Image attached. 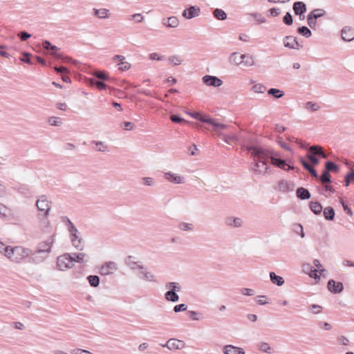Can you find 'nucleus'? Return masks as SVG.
<instances>
[{
  "instance_id": "obj_24",
  "label": "nucleus",
  "mask_w": 354,
  "mask_h": 354,
  "mask_svg": "<svg viewBox=\"0 0 354 354\" xmlns=\"http://www.w3.org/2000/svg\"><path fill=\"white\" fill-rule=\"evenodd\" d=\"M297 197L301 200L309 199L311 196L310 192L303 187H300L296 190Z\"/></svg>"
},
{
  "instance_id": "obj_31",
  "label": "nucleus",
  "mask_w": 354,
  "mask_h": 354,
  "mask_svg": "<svg viewBox=\"0 0 354 354\" xmlns=\"http://www.w3.org/2000/svg\"><path fill=\"white\" fill-rule=\"evenodd\" d=\"M310 210L316 215L320 214L323 210L322 205L319 202H310L309 204Z\"/></svg>"
},
{
  "instance_id": "obj_28",
  "label": "nucleus",
  "mask_w": 354,
  "mask_h": 354,
  "mask_svg": "<svg viewBox=\"0 0 354 354\" xmlns=\"http://www.w3.org/2000/svg\"><path fill=\"white\" fill-rule=\"evenodd\" d=\"M324 216L327 221H333L334 219L335 213L334 209L330 207H326L323 210Z\"/></svg>"
},
{
  "instance_id": "obj_16",
  "label": "nucleus",
  "mask_w": 354,
  "mask_h": 354,
  "mask_svg": "<svg viewBox=\"0 0 354 354\" xmlns=\"http://www.w3.org/2000/svg\"><path fill=\"white\" fill-rule=\"evenodd\" d=\"M292 9L295 15H299V18L307 10L306 5L303 1H295L293 3Z\"/></svg>"
},
{
  "instance_id": "obj_15",
  "label": "nucleus",
  "mask_w": 354,
  "mask_h": 354,
  "mask_svg": "<svg viewBox=\"0 0 354 354\" xmlns=\"http://www.w3.org/2000/svg\"><path fill=\"white\" fill-rule=\"evenodd\" d=\"M165 177L166 180L173 183L183 184L185 183V178L183 176H178L171 171L165 173Z\"/></svg>"
},
{
  "instance_id": "obj_36",
  "label": "nucleus",
  "mask_w": 354,
  "mask_h": 354,
  "mask_svg": "<svg viewBox=\"0 0 354 354\" xmlns=\"http://www.w3.org/2000/svg\"><path fill=\"white\" fill-rule=\"evenodd\" d=\"M213 15L216 19L220 21H223L227 19V14L223 10L220 8H216L213 11Z\"/></svg>"
},
{
  "instance_id": "obj_2",
  "label": "nucleus",
  "mask_w": 354,
  "mask_h": 354,
  "mask_svg": "<svg viewBox=\"0 0 354 354\" xmlns=\"http://www.w3.org/2000/svg\"><path fill=\"white\" fill-rule=\"evenodd\" d=\"M279 154L274 151L269 150L268 158L270 160L272 165L285 171L294 170L295 167L287 163L286 160L279 157Z\"/></svg>"
},
{
  "instance_id": "obj_21",
  "label": "nucleus",
  "mask_w": 354,
  "mask_h": 354,
  "mask_svg": "<svg viewBox=\"0 0 354 354\" xmlns=\"http://www.w3.org/2000/svg\"><path fill=\"white\" fill-rule=\"evenodd\" d=\"M223 353L225 354H245L243 348L230 344L223 347Z\"/></svg>"
},
{
  "instance_id": "obj_56",
  "label": "nucleus",
  "mask_w": 354,
  "mask_h": 354,
  "mask_svg": "<svg viewBox=\"0 0 354 354\" xmlns=\"http://www.w3.org/2000/svg\"><path fill=\"white\" fill-rule=\"evenodd\" d=\"M293 231L299 234L301 238L305 236V233L304 232L303 226L299 223L294 224L293 225Z\"/></svg>"
},
{
  "instance_id": "obj_22",
  "label": "nucleus",
  "mask_w": 354,
  "mask_h": 354,
  "mask_svg": "<svg viewBox=\"0 0 354 354\" xmlns=\"http://www.w3.org/2000/svg\"><path fill=\"white\" fill-rule=\"evenodd\" d=\"M207 124L212 125L213 127V131H214L218 135L219 134V133H221L219 131L220 129H225L227 128L226 124L219 123L211 117H209V118H208V121H207Z\"/></svg>"
},
{
  "instance_id": "obj_57",
  "label": "nucleus",
  "mask_w": 354,
  "mask_h": 354,
  "mask_svg": "<svg viewBox=\"0 0 354 354\" xmlns=\"http://www.w3.org/2000/svg\"><path fill=\"white\" fill-rule=\"evenodd\" d=\"M283 22L287 26H291L293 24L292 16L289 12H287L283 17Z\"/></svg>"
},
{
  "instance_id": "obj_25",
  "label": "nucleus",
  "mask_w": 354,
  "mask_h": 354,
  "mask_svg": "<svg viewBox=\"0 0 354 354\" xmlns=\"http://www.w3.org/2000/svg\"><path fill=\"white\" fill-rule=\"evenodd\" d=\"M72 255L73 263H86L88 261L89 257L85 253H73Z\"/></svg>"
},
{
  "instance_id": "obj_19",
  "label": "nucleus",
  "mask_w": 354,
  "mask_h": 354,
  "mask_svg": "<svg viewBox=\"0 0 354 354\" xmlns=\"http://www.w3.org/2000/svg\"><path fill=\"white\" fill-rule=\"evenodd\" d=\"M279 189L283 192H288L293 191L295 185L293 183L288 182L285 180H281L278 184Z\"/></svg>"
},
{
  "instance_id": "obj_48",
  "label": "nucleus",
  "mask_w": 354,
  "mask_h": 354,
  "mask_svg": "<svg viewBox=\"0 0 354 354\" xmlns=\"http://www.w3.org/2000/svg\"><path fill=\"white\" fill-rule=\"evenodd\" d=\"M178 228L181 231L188 232L194 230V225L185 222H180L178 225Z\"/></svg>"
},
{
  "instance_id": "obj_53",
  "label": "nucleus",
  "mask_w": 354,
  "mask_h": 354,
  "mask_svg": "<svg viewBox=\"0 0 354 354\" xmlns=\"http://www.w3.org/2000/svg\"><path fill=\"white\" fill-rule=\"evenodd\" d=\"M250 15L252 17L258 24H263L266 21V18L263 16L262 14L259 12H252L250 13Z\"/></svg>"
},
{
  "instance_id": "obj_11",
  "label": "nucleus",
  "mask_w": 354,
  "mask_h": 354,
  "mask_svg": "<svg viewBox=\"0 0 354 354\" xmlns=\"http://www.w3.org/2000/svg\"><path fill=\"white\" fill-rule=\"evenodd\" d=\"M202 80L203 83L209 86L219 87L223 84V81L214 75H206Z\"/></svg>"
},
{
  "instance_id": "obj_58",
  "label": "nucleus",
  "mask_w": 354,
  "mask_h": 354,
  "mask_svg": "<svg viewBox=\"0 0 354 354\" xmlns=\"http://www.w3.org/2000/svg\"><path fill=\"white\" fill-rule=\"evenodd\" d=\"M252 90L255 93H263L266 91V87L261 84H256L252 86Z\"/></svg>"
},
{
  "instance_id": "obj_33",
  "label": "nucleus",
  "mask_w": 354,
  "mask_h": 354,
  "mask_svg": "<svg viewBox=\"0 0 354 354\" xmlns=\"http://www.w3.org/2000/svg\"><path fill=\"white\" fill-rule=\"evenodd\" d=\"M328 172L337 173L339 171V166L333 161H326L325 162V169Z\"/></svg>"
},
{
  "instance_id": "obj_34",
  "label": "nucleus",
  "mask_w": 354,
  "mask_h": 354,
  "mask_svg": "<svg viewBox=\"0 0 354 354\" xmlns=\"http://www.w3.org/2000/svg\"><path fill=\"white\" fill-rule=\"evenodd\" d=\"M230 61L235 65H240L243 62V55H240L238 53H233L230 55Z\"/></svg>"
},
{
  "instance_id": "obj_43",
  "label": "nucleus",
  "mask_w": 354,
  "mask_h": 354,
  "mask_svg": "<svg viewBox=\"0 0 354 354\" xmlns=\"http://www.w3.org/2000/svg\"><path fill=\"white\" fill-rule=\"evenodd\" d=\"M138 276L139 277L143 279L145 281H156L155 276L150 272H140Z\"/></svg>"
},
{
  "instance_id": "obj_9",
  "label": "nucleus",
  "mask_w": 354,
  "mask_h": 354,
  "mask_svg": "<svg viewBox=\"0 0 354 354\" xmlns=\"http://www.w3.org/2000/svg\"><path fill=\"white\" fill-rule=\"evenodd\" d=\"M283 43L285 47L291 48V49H299L302 47V45H301L297 39V37L293 36H286L283 39Z\"/></svg>"
},
{
  "instance_id": "obj_13",
  "label": "nucleus",
  "mask_w": 354,
  "mask_h": 354,
  "mask_svg": "<svg viewBox=\"0 0 354 354\" xmlns=\"http://www.w3.org/2000/svg\"><path fill=\"white\" fill-rule=\"evenodd\" d=\"M185 346V344L183 341L174 338L169 339L165 344L162 345L163 347H167L169 350L182 349Z\"/></svg>"
},
{
  "instance_id": "obj_18",
  "label": "nucleus",
  "mask_w": 354,
  "mask_h": 354,
  "mask_svg": "<svg viewBox=\"0 0 354 354\" xmlns=\"http://www.w3.org/2000/svg\"><path fill=\"white\" fill-rule=\"evenodd\" d=\"M342 38L345 41H351L354 39V29L349 26H345L342 28Z\"/></svg>"
},
{
  "instance_id": "obj_54",
  "label": "nucleus",
  "mask_w": 354,
  "mask_h": 354,
  "mask_svg": "<svg viewBox=\"0 0 354 354\" xmlns=\"http://www.w3.org/2000/svg\"><path fill=\"white\" fill-rule=\"evenodd\" d=\"M259 349L263 352L271 353L272 348L266 342H261L259 344Z\"/></svg>"
},
{
  "instance_id": "obj_49",
  "label": "nucleus",
  "mask_w": 354,
  "mask_h": 354,
  "mask_svg": "<svg viewBox=\"0 0 354 354\" xmlns=\"http://www.w3.org/2000/svg\"><path fill=\"white\" fill-rule=\"evenodd\" d=\"M179 21L176 17L172 16L167 19V27L176 28L178 26Z\"/></svg>"
},
{
  "instance_id": "obj_23",
  "label": "nucleus",
  "mask_w": 354,
  "mask_h": 354,
  "mask_svg": "<svg viewBox=\"0 0 354 354\" xmlns=\"http://www.w3.org/2000/svg\"><path fill=\"white\" fill-rule=\"evenodd\" d=\"M12 217V212L11 209L0 203V218L5 220H9Z\"/></svg>"
},
{
  "instance_id": "obj_35",
  "label": "nucleus",
  "mask_w": 354,
  "mask_h": 354,
  "mask_svg": "<svg viewBox=\"0 0 354 354\" xmlns=\"http://www.w3.org/2000/svg\"><path fill=\"white\" fill-rule=\"evenodd\" d=\"M93 76L101 81H110L111 80V78L109 76V75L106 72L102 71H94Z\"/></svg>"
},
{
  "instance_id": "obj_51",
  "label": "nucleus",
  "mask_w": 354,
  "mask_h": 354,
  "mask_svg": "<svg viewBox=\"0 0 354 354\" xmlns=\"http://www.w3.org/2000/svg\"><path fill=\"white\" fill-rule=\"evenodd\" d=\"M187 313L189 314V317L192 320L199 321V320H201V319H202L203 318V314L201 313H200V312H198V311L189 310L187 312Z\"/></svg>"
},
{
  "instance_id": "obj_45",
  "label": "nucleus",
  "mask_w": 354,
  "mask_h": 354,
  "mask_svg": "<svg viewBox=\"0 0 354 354\" xmlns=\"http://www.w3.org/2000/svg\"><path fill=\"white\" fill-rule=\"evenodd\" d=\"M326 14V11L321 8L314 9L312 12H310L308 15L313 17L315 19L324 16Z\"/></svg>"
},
{
  "instance_id": "obj_62",
  "label": "nucleus",
  "mask_w": 354,
  "mask_h": 354,
  "mask_svg": "<svg viewBox=\"0 0 354 354\" xmlns=\"http://www.w3.org/2000/svg\"><path fill=\"white\" fill-rule=\"evenodd\" d=\"M48 123L52 126H60L62 120L59 118L50 117L48 118Z\"/></svg>"
},
{
  "instance_id": "obj_1",
  "label": "nucleus",
  "mask_w": 354,
  "mask_h": 354,
  "mask_svg": "<svg viewBox=\"0 0 354 354\" xmlns=\"http://www.w3.org/2000/svg\"><path fill=\"white\" fill-rule=\"evenodd\" d=\"M245 149L253 156L252 169L255 174L264 175L270 173V167L268 165L269 150L257 146H248Z\"/></svg>"
},
{
  "instance_id": "obj_37",
  "label": "nucleus",
  "mask_w": 354,
  "mask_h": 354,
  "mask_svg": "<svg viewBox=\"0 0 354 354\" xmlns=\"http://www.w3.org/2000/svg\"><path fill=\"white\" fill-rule=\"evenodd\" d=\"M268 93L270 95L273 96L276 99L281 98L284 96L285 93L283 91L275 88H271L268 91Z\"/></svg>"
},
{
  "instance_id": "obj_61",
  "label": "nucleus",
  "mask_w": 354,
  "mask_h": 354,
  "mask_svg": "<svg viewBox=\"0 0 354 354\" xmlns=\"http://www.w3.org/2000/svg\"><path fill=\"white\" fill-rule=\"evenodd\" d=\"M306 108L310 109L312 111H316L320 109V106L315 102H308L306 103Z\"/></svg>"
},
{
  "instance_id": "obj_5",
  "label": "nucleus",
  "mask_w": 354,
  "mask_h": 354,
  "mask_svg": "<svg viewBox=\"0 0 354 354\" xmlns=\"http://www.w3.org/2000/svg\"><path fill=\"white\" fill-rule=\"evenodd\" d=\"M68 231L70 233L71 241L73 245L79 250H83V246L81 245L82 239L79 236V232L73 223H70V227H68Z\"/></svg>"
},
{
  "instance_id": "obj_17",
  "label": "nucleus",
  "mask_w": 354,
  "mask_h": 354,
  "mask_svg": "<svg viewBox=\"0 0 354 354\" xmlns=\"http://www.w3.org/2000/svg\"><path fill=\"white\" fill-rule=\"evenodd\" d=\"M243 223V220L239 217L228 216L225 219V224L229 227H241Z\"/></svg>"
},
{
  "instance_id": "obj_29",
  "label": "nucleus",
  "mask_w": 354,
  "mask_h": 354,
  "mask_svg": "<svg viewBox=\"0 0 354 354\" xmlns=\"http://www.w3.org/2000/svg\"><path fill=\"white\" fill-rule=\"evenodd\" d=\"M109 10L106 8L93 9V15L100 19L109 18Z\"/></svg>"
},
{
  "instance_id": "obj_52",
  "label": "nucleus",
  "mask_w": 354,
  "mask_h": 354,
  "mask_svg": "<svg viewBox=\"0 0 354 354\" xmlns=\"http://www.w3.org/2000/svg\"><path fill=\"white\" fill-rule=\"evenodd\" d=\"M18 192L23 194L24 195H25L27 197L30 196L32 195V194H33V192H32L30 190V188L26 185L20 186L18 188Z\"/></svg>"
},
{
  "instance_id": "obj_46",
  "label": "nucleus",
  "mask_w": 354,
  "mask_h": 354,
  "mask_svg": "<svg viewBox=\"0 0 354 354\" xmlns=\"http://www.w3.org/2000/svg\"><path fill=\"white\" fill-rule=\"evenodd\" d=\"M218 136H220L227 144H231L233 142L237 141V137L234 134L228 136L219 133Z\"/></svg>"
},
{
  "instance_id": "obj_4",
  "label": "nucleus",
  "mask_w": 354,
  "mask_h": 354,
  "mask_svg": "<svg viewBox=\"0 0 354 354\" xmlns=\"http://www.w3.org/2000/svg\"><path fill=\"white\" fill-rule=\"evenodd\" d=\"M9 251L10 252V257H8V259L15 262H19L30 254L29 249H26L21 246L12 247L11 249H9Z\"/></svg>"
},
{
  "instance_id": "obj_59",
  "label": "nucleus",
  "mask_w": 354,
  "mask_h": 354,
  "mask_svg": "<svg viewBox=\"0 0 354 354\" xmlns=\"http://www.w3.org/2000/svg\"><path fill=\"white\" fill-rule=\"evenodd\" d=\"M308 308L315 315L319 314L322 310V307L317 304H311Z\"/></svg>"
},
{
  "instance_id": "obj_6",
  "label": "nucleus",
  "mask_w": 354,
  "mask_h": 354,
  "mask_svg": "<svg viewBox=\"0 0 354 354\" xmlns=\"http://www.w3.org/2000/svg\"><path fill=\"white\" fill-rule=\"evenodd\" d=\"M73 266L72 255L68 253L60 255L57 259V266L59 270H66Z\"/></svg>"
},
{
  "instance_id": "obj_10",
  "label": "nucleus",
  "mask_w": 354,
  "mask_h": 354,
  "mask_svg": "<svg viewBox=\"0 0 354 354\" xmlns=\"http://www.w3.org/2000/svg\"><path fill=\"white\" fill-rule=\"evenodd\" d=\"M328 290L333 294H338L344 290V285L342 282L334 279H329L327 283Z\"/></svg>"
},
{
  "instance_id": "obj_44",
  "label": "nucleus",
  "mask_w": 354,
  "mask_h": 354,
  "mask_svg": "<svg viewBox=\"0 0 354 354\" xmlns=\"http://www.w3.org/2000/svg\"><path fill=\"white\" fill-rule=\"evenodd\" d=\"M297 32L306 38H309L312 35L311 30L307 26H301L297 28Z\"/></svg>"
},
{
  "instance_id": "obj_64",
  "label": "nucleus",
  "mask_w": 354,
  "mask_h": 354,
  "mask_svg": "<svg viewBox=\"0 0 354 354\" xmlns=\"http://www.w3.org/2000/svg\"><path fill=\"white\" fill-rule=\"evenodd\" d=\"M308 25L312 28L315 29L317 26V19L311 17L309 15L307 16Z\"/></svg>"
},
{
  "instance_id": "obj_7",
  "label": "nucleus",
  "mask_w": 354,
  "mask_h": 354,
  "mask_svg": "<svg viewBox=\"0 0 354 354\" xmlns=\"http://www.w3.org/2000/svg\"><path fill=\"white\" fill-rule=\"evenodd\" d=\"M50 203L51 202L48 201L46 195H41L36 201V206L40 212L47 216L50 210Z\"/></svg>"
},
{
  "instance_id": "obj_32",
  "label": "nucleus",
  "mask_w": 354,
  "mask_h": 354,
  "mask_svg": "<svg viewBox=\"0 0 354 354\" xmlns=\"http://www.w3.org/2000/svg\"><path fill=\"white\" fill-rule=\"evenodd\" d=\"M165 298L168 301L177 302L179 300V296L177 292L167 291L165 294Z\"/></svg>"
},
{
  "instance_id": "obj_42",
  "label": "nucleus",
  "mask_w": 354,
  "mask_h": 354,
  "mask_svg": "<svg viewBox=\"0 0 354 354\" xmlns=\"http://www.w3.org/2000/svg\"><path fill=\"white\" fill-rule=\"evenodd\" d=\"M132 257L131 256H129L127 257V259H126V263L127 265L132 270H135L136 268H138V269H140V270H143L145 268L142 265H139L138 264L137 262H135V261H132L131 259Z\"/></svg>"
},
{
  "instance_id": "obj_50",
  "label": "nucleus",
  "mask_w": 354,
  "mask_h": 354,
  "mask_svg": "<svg viewBox=\"0 0 354 354\" xmlns=\"http://www.w3.org/2000/svg\"><path fill=\"white\" fill-rule=\"evenodd\" d=\"M12 247L10 245H5V244L0 241V253L6 256L7 258L10 257L9 249H11Z\"/></svg>"
},
{
  "instance_id": "obj_12",
  "label": "nucleus",
  "mask_w": 354,
  "mask_h": 354,
  "mask_svg": "<svg viewBox=\"0 0 354 354\" xmlns=\"http://www.w3.org/2000/svg\"><path fill=\"white\" fill-rule=\"evenodd\" d=\"M118 268L115 262L109 261L100 267L99 272L102 275H108L112 274Z\"/></svg>"
},
{
  "instance_id": "obj_39",
  "label": "nucleus",
  "mask_w": 354,
  "mask_h": 354,
  "mask_svg": "<svg viewBox=\"0 0 354 354\" xmlns=\"http://www.w3.org/2000/svg\"><path fill=\"white\" fill-rule=\"evenodd\" d=\"M318 179H319L323 184L330 183H331V176L330 174V172H328L326 169H324L322 171L321 176H319Z\"/></svg>"
},
{
  "instance_id": "obj_27",
  "label": "nucleus",
  "mask_w": 354,
  "mask_h": 354,
  "mask_svg": "<svg viewBox=\"0 0 354 354\" xmlns=\"http://www.w3.org/2000/svg\"><path fill=\"white\" fill-rule=\"evenodd\" d=\"M270 279L272 283L281 286L284 283V279L282 277L279 276L274 272H270Z\"/></svg>"
},
{
  "instance_id": "obj_20",
  "label": "nucleus",
  "mask_w": 354,
  "mask_h": 354,
  "mask_svg": "<svg viewBox=\"0 0 354 354\" xmlns=\"http://www.w3.org/2000/svg\"><path fill=\"white\" fill-rule=\"evenodd\" d=\"M308 151L313 153L315 156H319L323 158H327L328 156L325 153L324 149L319 145H313L308 148Z\"/></svg>"
},
{
  "instance_id": "obj_40",
  "label": "nucleus",
  "mask_w": 354,
  "mask_h": 354,
  "mask_svg": "<svg viewBox=\"0 0 354 354\" xmlns=\"http://www.w3.org/2000/svg\"><path fill=\"white\" fill-rule=\"evenodd\" d=\"M165 288L168 289V291L180 292L181 286L178 282H168L165 284Z\"/></svg>"
},
{
  "instance_id": "obj_55",
  "label": "nucleus",
  "mask_w": 354,
  "mask_h": 354,
  "mask_svg": "<svg viewBox=\"0 0 354 354\" xmlns=\"http://www.w3.org/2000/svg\"><path fill=\"white\" fill-rule=\"evenodd\" d=\"M306 158L310 161L313 167L317 166L319 163V158L313 155V153L310 152V151H308V153L306 155Z\"/></svg>"
},
{
  "instance_id": "obj_47",
  "label": "nucleus",
  "mask_w": 354,
  "mask_h": 354,
  "mask_svg": "<svg viewBox=\"0 0 354 354\" xmlns=\"http://www.w3.org/2000/svg\"><path fill=\"white\" fill-rule=\"evenodd\" d=\"M245 66H251L254 64V59L252 55L249 54H243V62Z\"/></svg>"
},
{
  "instance_id": "obj_60",
  "label": "nucleus",
  "mask_w": 354,
  "mask_h": 354,
  "mask_svg": "<svg viewBox=\"0 0 354 354\" xmlns=\"http://www.w3.org/2000/svg\"><path fill=\"white\" fill-rule=\"evenodd\" d=\"M168 59L174 65H180L183 62L182 59L178 55L170 56Z\"/></svg>"
},
{
  "instance_id": "obj_14",
  "label": "nucleus",
  "mask_w": 354,
  "mask_h": 354,
  "mask_svg": "<svg viewBox=\"0 0 354 354\" xmlns=\"http://www.w3.org/2000/svg\"><path fill=\"white\" fill-rule=\"evenodd\" d=\"M201 9L197 6H189L186 8L183 12V16L186 19H192L194 17H198L200 14Z\"/></svg>"
},
{
  "instance_id": "obj_8",
  "label": "nucleus",
  "mask_w": 354,
  "mask_h": 354,
  "mask_svg": "<svg viewBox=\"0 0 354 354\" xmlns=\"http://www.w3.org/2000/svg\"><path fill=\"white\" fill-rule=\"evenodd\" d=\"M54 236H50L46 241L39 243L37 247L38 252H41L42 254L46 255L51 252V248L54 243Z\"/></svg>"
},
{
  "instance_id": "obj_3",
  "label": "nucleus",
  "mask_w": 354,
  "mask_h": 354,
  "mask_svg": "<svg viewBox=\"0 0 354 354\" xmlns=\"http://www.w3.org/2000/svg\"><path fill=\"white\" fill-rule=\"evenodd\" d=\"M43 48L48 51H50V55H53L56 59H62L64 63L70 62L72 59L68 57H64L63 55L58 53L57 51L59 48L55 45H53L49 41L45 40L42 43Z\"/></svg>"
},
{
  "instance_id": "obj_63",
  "label": "nucleus",
  "mask_w": 354,
  "mask_h": 354,
  "mask_svg": "<svg viewBox=\"0 0 354 354\" xmlns=\"http://www.w3.org/2000/svg\"><path fill=\"white\" fill-rule=\"evenodd\" d=\"M281 10L278 8H272L268 10V15L270 17H277L280 15Z\"/></svg>"
},
{
  "instance_id": "obj_30",
  "label": "nucleus",
  "mask_w": 354,
  "mask_h": 354,
  "mask_svg": "<svg viewBox=\"0 0 354 354\" xmlns=\"http://www.w3.org/2000/svg\"><path fill=\"white\" fill-rule=\"evenodd\" d=\"M189 115H191L192 118L196 119L197 120L206 123L208 121V118H209V115H203L198 112H194V113H187Z\"/></svg>"
},
{
  "instance_id": "obj_38",
  "label": "nucleus",
  "mask_w": 354,
  "mask_h": 354,
  "mask_svg": "<svg viewBox=\"0 0 354 354\" xmlns=\"http://www.w3.org/2000/svg\"><path fill=\"white\" fill-rule=\"evenodd\" d=\"M46 257V255L42 254L41 252H38V250H36L32 254L31 259L33 263H39L42 262Z\"/></svg>"
},
{
  "instance_id": "obj_26",
  "label": "nucleus",
  "mask_w": 354,
  "mask_h": 354,
  "mask_svg": "<svg viewBox=\"0 0 354 354\" xmlns=\"http://www.w3.org/2000/svg\"><path fill=\"white\" fill-rule=\"evenodd\" d=\"M88 84L91 86H95L99 90H105L108 87L103 81L97 80L94 78H90L88 80Z\"/></svg>"
},
{
  "instance_id": "obj_41",
  "label": "nucleus",
  "mask_w": 354,
  "mask_h": 354,
  "mask_svg": "<svg viewBox=\"0 0 354 354\" xmlns=\"http://www.w3.org/2000/svg\"><path fill=\"white\" fill-rule=\"evenodd\" d=\"M87 280L91 287L96 288L100 284V277L97 275H89L87 277Z\"/></svg>"
}]
</instances>
